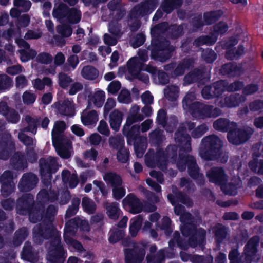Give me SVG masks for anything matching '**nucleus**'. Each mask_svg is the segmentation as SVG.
<instances>
[{
  "label": "nucleus",
  "mask_w": 263,
  "mask_h": 263,
  "mask_svg": "<svg viewBox=\"0 0 263 263\" xmlns=\"http://www.w3.org/2000/svg\"><path fill=\"white\" fill-rule=\"evenodd\" d=\"M168 25V23L163 22L155 26L151 30L152 41L147 49L151 51V59L155 61L166 62L172 57L175 50V47L170 44V42L162 37L159 32V30L166 29Z\"/></svg>",
  "instance_id": "1"
},
{
  "label": "nucleus",
  "mask_w": 263,
  "mask_h": 263,
  "mask_svg": "<svg viewBox=\"0 0 263 263\" xmlns=\"http://www.w3.org/2000/svg\"><path fill=\"white\" fill-rule=\"evenodd\" d=\"M147 116H127L126 123L122 129V133L126 137L128 145H133L135 152L137 156H142L147 146L146 137L140 135V126L135 124L138 121L143 120Z\"/></svg>",
  "instance_id": "2"
},
{
  "label": "nucleus",
  "mask_w": 263,
  "mask_h": 263,
  "mask_svg": "<svg viewBox=\"0 0 263 263\" xmlns=\"http://www.w3.org/2000/svg\"><path fill=\"white\" fill-rule=\"evenodd\" d=\"M58 209L54 205H49L44 212L43 221L33 227V240L36 245H42L45 240H49L58 233L53 224Z\"/></svg>",
  "instance_id": "3"
},
{
  "label": "nucleus",
  "mask_w": 263,
  "mask_h": 263,
  "mask_svg": "<svg viewBox=\"0 0 263 263\" xmlns=\"http://www.w3.org/2000/svg\"><path fill=\"white\" fill-rule=\"evenodd\" d=\"M151 149L145 156V162L148 167L154 168L157 166L162 171L167 169L168 159L176 160L177 157L178 146L175 144L168 145L165 151L157 148L156 152L150 153Z\"/></svg>",
  "instance_id": "4"
},
{
  "label": "nucleus",
  "mask_w": 263,
  "mask_h": 263,
  "mask_svg": "<svg viewBox=\"0 0 263 263\" xmlns=\"http://www.w3.org/2000/svg\"><path fill=\"white\" fill-rule=\"evenodd\" d=\"M176 165L180 172L185 171L187 167V172L190 177L195 180L198 184L200 185L204 184V175L200 173V169L195 157L189 154L183 155L182 153H180Z\"/></svg>",
  "instance_id": "5"
},
{
  "label": "nucleus",
  "mask_w": 263,
  "mask_h": 263,
  "mask_svg": "<svg viewBox=\"0 0 263 263\" xmlns=\"http://www.w3.org/2000/svg\"><path fill=\"white\" fill-rule=\"evenodd\" d=\"M182 235L188 237V243L191 248L199 247L202 249L206 244V232L203 228L198 229L194 223L182 225L180 228Z\"/></svg>",
  "instance_id": "6"
},
{
  "label": "nucleus",
  "mask_w": 263,
  "mask_h": 263,
  "mask_svg": "<svg viewBox=\"0 0 263 263\" xmlns=\"http://www.w3.org/2000/svg\"><path fill=\"white\" fill-rule=\"evenodd\" d=\"M194 92L187 93L182 100L183 109L191 115H212L213 106L204 104L195 100Z\"/></svg>",
  "instance_id": "7"
},
{
  "label": "nucleus",
  "mask_w": 263,
  "mask_h": 263,
  "mask_svg": "<svg viewBox=\"0 0 263 263\" xmlns=\"http://www.w3.org/2000/svg\"><path fill=\"white\" fill-rule=\"evenodd\" d=\"M39 163L42 182L48 187L51 185L52 174H55L59 169L58 158L52 156L47 158H41Z\"/></svg>",
  "instance_id": "8"
},
{
  "label": "nucleus",
  "mask_w": 263,
  "mask_h": 263,
  "mask_svg": "<svg viewBox=\"0 0 263 263\" xmlns=\"http://www.w3.org/2000/svg\"><path fill=\"white\" fill-rule=\"evenodd\" d=\"M49 239H51L48 251L50 263H64L67 257V251L61 243L60 234L56 233Z\"/></svg>",
  "instance_id": "9"
},
{
  "label": "nucleus",
  "mask_w": 263,
  "mask_h": 263,
  "mask_svg": "<svg viewBox=\"0 0 263 263\" xmlns=\"http://www.w3.org/2000/svg\"><path fill=\"white\" fill-rule=\"evenodd\" d=\"M123 206H128L130 213L136 214L142 211L147 212H153L157 210L156 205L145 202L144 204L133 193L128 194L122 200Z\"/></svg>",
  "instance_id": "10"
},
{
  "label": "nucleus",
  "mask_w": 263,
  "mask_h": 263,
  "mask_svg": "<svg viewBox=\"0 0 263 263\" xmlns=\"http://www.w3.org/2000/svg\"><path fill=\"white\" fill-rule=\"evenodd\" d=\"M159 0H145L135 5L130 11L129 17L130 19H137L149 15L158 6Z\"/></svg>",
  "instance_id": "11"
},
{
  "label": "nucleus",
  "mask_w": 263,
  "mask_h": 263,
  "mask_svg": "<svg viewBox=\"0 0 263 263\" xmlns=\"http://www.w3.org/2000/svg\"><path fill=\"white\" fill-rule=\"evenodd\" d=\"M253 132L251 128L246 129L238 128L236 123V126L229 131L227 137L230 143L234 145H239L246 142L250 138Z\"/></svg>",
  "instance_id": "12"
},
{
  "label": "nucleus",
  "mask_w": 263,
  "mask_h": 263,
  "mask_svg": "<svg viewBox=\"0 0 263 263\" xmlns=\"http://www.w3.org/2000/svg\"><path fill=\"white\" fill-rule=\"evenodd\" d=\"M174 139L175 142L180 147L179 154L181 153V151L185 153L191 152V138L187 133L185 127H179L175 133Z\"/></svg>",
  "instance_id": "13"
},
{
  "label": "nucleus",
  "mask_w": 263,
  "mask_h": 263,
  "mask_svg": "<svg viewBox=\"0 0 263 263\" xmlns=\"http://www.w3.org/2000/svg\"><path fill=\"white\" fill-rule=\"evenodd\" d=\"M0 183L1 195L4 197L9 196L14 191L15 186L11 171L7 170L3 172L0 176Z\"/></svg>",
  "instance_id": "14"
},
{
  "label": "nucleus",
  "mask_w": 263,
  "mask_h": 263,
  "mask_svg": "<svg viewBox=\"0 0 263 263\" xmlns=\"http://www.w3.org/2000/svg\"><path fill=\"white\" fill-rule=\"evenodd\" d=\"M260 238L257 235L251 237L245 245L242 253L244 255L243 262L251 263L258 251Z\"/></svg>",
  "instance_id": "15"
},
{
  "label": "nucleus",
  "mask_w": 263,
  "mask_h": 263,
  "mask_svg": "<svg viewBox=\"0 0 263 263\" xmlns=\"http://www.w3.org/2000/svg\"><path fill=\"white\" fill-rule=\"evenodd\" d=\"M34 207V196L31 193L24 194L17 200L16 209L20 214L25 215L30 213Z\"/></svg>",
  "instance_id": "16"
},
{
  "label": "nucleus",
  "mask_w": 263,
  "mask_h": 263,
  "mask_svg": "<svg viewBox=\"0 0 263 263\" xmlns=\"http://www.w3.org/2000/svg\"><path fill=\"white\" fill-rule=\"evenodd\" d=\"M201 157L206 161L214 160V134L202 139L200 147Z\"/></svg>",
  "instance_id": "17"
},
{
  "label": "nucleus",
  "mask_w": 263,
  "mask_h": 263,
  "mask_svg": "<svg viewBox=\"0 0 263 263\" xmlns=\"http://www.w3.org/2000/svg\"><path fill=\"white\" fill-rule=\"evenodd\" d=\"M52 107L60 115H75L76 114V104L72 100L68 99L54 102L52 105Z\"/></svg>",
  "instance_id": "18"
},
{
  "label": "nucleus",
  "mask_w": 263,
  "mask_h": 263,
  "mask_svg": "<svg viewBox=\"0 0 263 263\" xmlns=\"http://www.w3.org/2000/svg\"><path fill=\"white\" fill-rule=\"evenodd\" d=\"M58 155L63 159H69L71 156V149H72V142L68 138L62 139L60 141H52Z\"/></svg>",
  "instance_id": "19"
},
{
  "label": "nucleus",
  "mask_w": 263,
  "mask_h": 263,
  "mask_svg": "<svg viewBox=\"0 0 263 263\" xmlns=\"http://www.w3.org/2000/svg\"><path fill=\"white\" fill-rule=\"evenodd\" d=\"M38 181L39 179L36 175L31 172L26 173L23 175L18 187L21 192H29L36 186Z\"/></svg>",
  "instance_id": "20"
},
{
  "label": "nucleus",
  "mask_w": 263,
  "mask_h": 263,
  "mask_svg": "<svg viewBox=\"0 0 263 263\" xmlns=\"http://www.w3.org/2000/svg\"><path fill=\"white\" fill-rule=\"evenodd\" d=\"M15 150V144L11 135L0 141V159L7 160Z\"/></svg>",
  "instance_id": "21"
},
{
  "label": "nucleus",
  "mask_w": 263,
  "mask_h": 263,
  "mask_svg": "<svg viewBox=\"0 0 263 263\" xmlns=\"http://www.w3.org/2000/svg\"><path fill=\"white\" fill-rule=\"evenodd\" d=\"M125 263H141L143 260L145 250L143 248L124 249Z\"/></svg>",
  "instance_id": "22"
},
{
  "label": "nucleus",
  "mask_w": 263,
  "mask_h": 263,
  "mask_svg": "<svg viewBox=\"0 0 263 263\" xmlns=\"http://www.w3.org/2000/svg\"><path fill=\"white\" fill-rule=\"evenodd\" d=\"M223 141L215 135V161L221 163H226L228 160V153L223 152Z\"/></svg>",
  "instance_id": "23"
},
{
  "label": "nucleus",
  "mask_w": 263,
  "mask_h": 263,
  "mask_svg": "<svg viewBox=\"0 0 263 263\" xmlns=\"http://www.w3.org/2000/svg\"><path fill=\"white\" fill-rule=\"evenodd\" d=\"M194 63V60L191 58H184L182 59L176 66L174 69L171 72L172 78H175L177 77L184 75L186 70L192 67Z\"/></svg>",
  "instance_id": "24"
},
{
  "label": "nucleus",
  "mask_w": 263,
  "mask_h": 263,
  "mask_svg": "<svg viewBox=\"0 0 263 263\" xmlns=\"http://www.w3.org/2000/svg\"><path fill=\"white\" fill-rule=\"evenodd\" d=\"M10 163L12 167L17 171L23 170L28 166L26 156L20 151L14 153L10 158Z\"/></svg>",
  "instance_id": "25"
},
{
  "label": "nucleus",
  "mask_w": 263,
  "mask_h": 263,
  "mask_svg": "<svg viewBox=\"0 0 263 263\" xmlns=\"http://www.w3.org/2000/svg\"><path fill=\"white\" fill-rule=\"evenodd\" d=\"M164 139L163 130L159 128L155 129L149 133V142L151 146L157 147V148H161L160 146Z\"/></svg>",
  "instance_id": "26"
},
{
  "label": "nucleus",
  "mask_w": 263,
  "mask_h": 263,
  "mask_svg": "<svg viewBox=\"0 0 263 263\" xmlns=\"http://www.w3.org/2000/svg\"><path fill=\"white\" fill-rule=\"evenodd\" d=\"M66 128V123L63 121H56L52 130L51 135L52 141H60L62 139L68 138L63 133Z\"/></svg>",
  "instance_id": "27"
},
{
  "label": "nucleus",
  "mask_w": 263,
  "mask_h": 263,
  "mask_svg": "<svg viewBox=\"0 0 263 263\" xmlns=\"http://www.w3.org/2000/svg\"><path fill=\"white\" fill-rule=\"evenodd\" d=\"M58 198V194L54 190H47L42 189L37 195V199L42 203L45 204L48 202H54Z\"/></svg>",
  "instance_id": "28"
},
{
  "label": "nucleus",
  "mask_w": 263,
  "mask_h": 263,
  "mask_svg": "<svg viewBox=\"0 0 263 263\" xmlns=\"http://www.w3.org/2000/svg\"><path fill=\"white\" fill-rule=\"evenodd\" d=\"M204 74L203 69L195 68L184 77V80L189 84L195 82L203 84Z\"/></svg>",
  "instance_id": "29"
},
{
  "label": "nucleus",
  "mask_w": 263,
  "mask_h": 263,
  "mask_svg": "<svg viewBox=\"0 0 263 263\" xmlns=\"http://www.w3.org/2000/svg\"><path fill=\"white\" fill-rule=\"evenodd\" d=\"M187 25L181 23L180 25L176 24H171L167 30L168 34L172 40H176L184 34V29L187 28Z\"/></svg>",
  "instance_id": "30"
},
{
  "label": "nucleus",
  "mask_w": 263,
  "mask_h": 263,
  "mask_svg": "<svg viewBox=\"0 0 263 263\" xmlns=\"http://www.w3.org/2000/svg\"><path fill=\"white\" fill-rule=\"evenodd\" d=\"M72 224L71 227H65L64 229V237L65 238V233L71 232V227L79 229L80 231L88 232L90 229L89 226L87 221L85 220H82L79 217H74L71 221Z\"/></svg>",
  "instance_id": "31"
},
{
  "label": "nucleus",
  "mask_w": 263,
  "mask_h": 263,
  "mask_svg": "<svg viewBox=\"0 0 263 263\" xmlns=\"http://www.w3.org/2000/svg\"><path fill=\"white\" fill-rule=\"evenodd\" d=\"M104 207L106 210V214L110 219L117 220L118 219L121 212L119 204L117 202L104 204Z\"/></svg>",
  "instance_id": "32"
},
{
  "label": "nucleus",
  "mask_w": 263,
  "mask_h": 263,
  "mask_svg": "<svg viewBox=\"0 0 263 263\" xmlns=\"http://www.w3.org/2000/svg\"><path fill=\"white\" fill-rule=\"evenodd\" d=\"M88 106L87 109L89 108V105H91V102H93L94 105L97 107H101L103 105L105 99V93L103 90H98L96 91L92 95L91 92H90L88 95Z\"/></svg>",
  "instance_id": "33"
},
{
  "label": "nucleus",
  "mask_w": 263,
  "mask_h": 263,
  "mask_svg": "<svg viewBox=\"0 0 263 263\" xmlns=\"http://www.w3.org/2000/svg\"><path fill=\"white\" fill-rule=\"evenodd\" d=\"M183 3V0H163L160 5V8L163 12L170 14L174 10L180 8Z\"/></svg>",
  "instance_id": "34"
},
{
  "label": "nucleus",
  "mask_w": 263,
  "mask_h": 263,
  "mask_svg": "<svg viewBox=\"0 0 263 263\" xmlns=\"http://www.w3.org/2000/svg\"><path fill=\"white\" fill-rule=\"evenodd\" d=\"M69 7L65 3H60L52 11L53 16L59 22L66 20Z\"/></svg>",
  "instance_id": "35"
},
{
  "label": "nucleus",
  "mask_w": 263,
  "mask_h": 263,
  "mask_svg": "<svg viewBox=\"0 0 263 263\" xmlns=\"http://www.w3.org/2000/svg\"><path fill=\"white\" fill-rule=\"evenodd\" d=\"M103 178L106 183L108 185H110L112 188L120 186L122 184L121 177L115 172H107L103 175Z\"/></svg>",
  "instance_id": "36"
},
{
  "label": "nucleus",
  "mask_w": 263,
  "mask_h": 263,
  "mask_svg": "<svg viewBox=\"0 0 263 263\" xmlns=\"http://www.w3.org/2000/svg\"><path fill=\"white\" fill-rule=\"evenodd\" d=\"M236 123L230 121L227 119L220 118L215 121V129L222 132H227L231 130Z\"/></svg>",
  "instance_id": "37"
},
{
  "label": "nucleus",
  "mask_w": 263,
  "mask_h": 263,
  "mask_svg": "<svg viewBox=\"0 0 263 263\" xmlns=\"http://www.w3.org/2000/svg\"><path fill=\"white\" fill-rule=\"evenodd\" d=\"M174 122L168 123V116H157L156 122L157 124L164 128L167 132H173L177 125L176 116H171Z\"/></svg>",
  "instance_id": "38"
},
{
  "label": "nucleus",
  "mask_w": 263,
  "mask_h": 263,
  "mask_svg": "<svg viewBox=\"0 0 263 263\" xmlns=\"http://www.w3.org/2000/svg\"><path fill=\"white\" fill-rule=\"evenodd\" d=\"M228 234V227L219 223L215 224V239L218 243H221L227 238Z\"/></svg>",
  "instance_id": "39"
},
{
  "label": "nucleus",
  "mask_w": 263,
  "mask_h": 263,
  "mask_svg": "<svg viewBox=\"0 0 263 263\" xmlns=\"http://www.w3.org/2000/svg\"><path fill=\"white\" fill-rule=\"evenodd\" d=\"M125 235V230H120L116 227H112L109 232L108 241L111 244H115L121 240Z\"/></svg>",
  "instance_id": "40"
},
{
  "label": "nucleus",
  "mask_w": 263,
  "mask_h": 263,
  "mask_svg": "<svg viewBox=\"0 0 263 263\" xmlns=\"http://www.w3.org/2000/svg\"><path fill=\"white\" fill-rule=\"evenodd\" d=\"M21 258L24 260L32 261L34 259V253L31 242H25L21 252Z\"/></svg>",
  "instance_id": "41"
},
{
  "label": "nucleus",
  "mask_w": 263,
  "mask_h": 263,
  "mask_svg": "<svg viewBox=\"0 0 263 263\" xmlns=\"http://www.w3.org/2000/svg\"><path fill=\"white\" fill-rule=\"evenodd\" d=\"M28 235L27 229L22 227L16 230L13 237L12 243L15 247L20 246Z\"/></svg>",
  "instance_id": "42"
},
{
  "label": "nucleus",
  "mask_w": 263,
  "mask_h": 263,
  "mask_svg": "<svg viewBox=\"0 0 263 263\" xmlns=\"http://www.w3.org/2000/svg\"><path fill=\"white\" fill-rule=\"evenodd\" d=\"M81 75L84 79L89 80H94L99 76V71L93 66H84L81 71Z\"/></svg>",
  "instance_id": "43"
},
{
  "label": "nucleus",
  "mask_w": 263,
  "mask_h": 263,
  "mask_svg": "<svg viewBox=\"0 0 263 263\" xmlns=\"http://www.w3.org/2000/svg\"><path fill=\"white\" fill-rule=\"evenodd\" d=\"M24 120L27 123V126L23 128V131L35 134L37 126L40 125V121L32 118V116H25Z\"/></svg>",
  "instance_id": "44"
},
{
  "label": "nucleus",
  "mask_w": 263,
  "mask_h": 263,
  "mask_svg": "<svg viewBox=\"0 0 263 263\" xmlns=\"http://www.w3.org/2000/svg\"><path fill=\"white\" fill-rule=\"evenodd\" d=\"M109 145L114 149L118 150L125 147V141L124 137L121 135L110 136L108 140Z\"/></svg>",
  "instance_id": "45"
},
{
  "label": "nucleus",
  "mask_w": 263,
  "mask_h": 263,
  "mask_svg": "<svg viewBox=\"0 0 263 263\" xmlns=\"http://www.w3.org/2000/svg\"><path fill=\"white\" fill-rule=\"evenodd\" d=\"M82 16L81 11L74 7L69 9L66 20L71 24H76L78 23Z\"/></svg>",
  "instance_id": "46"
},
{
  "label": "nucleus",
  "mask_w": 263,
  "mask_h": 263,
  "mask_svg": "<svg viewBox=\"0 0 263 263\" xmlns=\"http://www.w3.org/2000/svg\"><path fill=\"white\" fill-rule=\"evenodd\" d=\"M210 43L214 44V31L211 30L210 36L202 35L195 39L193 42V45L196 47Z\"/></svg>",
  "instance_id": "47"
},
{
  "label": "nucleus",
  "mask_w": 263,
  "mask_h": 263,
  "mask_svg": "<svg viewBox=\"0 0 263 263\" xmlns=\"http://www.w3.org/2000/svg\"><path fill=\"white\" fill-rule=\"evenodd\" d=\"M227 182V176L222 167H215V184L221 185Z\"/></svg>",
  "instance_id": "48"
},
{
  "label": "nucleus",
  "mask_w": 263,
  "mask_h": 263,
  "mask_svg": "<svg viewBox=\"0 0 263 263\" xmlns=\"http://www.w3.org/2000/svg\"><path fill=\"white\" fill-rule=\"evenodd\" d=\"M80 199L78 197H74L71 200V205L67 208L66 213V218H70L74 216L78 211L80 204Z\"/></svg>",
  "instance_id": "49"
},
{
  "label": "nucleus",
  "mask_w": 263,
  "mask_h": 263,
  "mask_svg": "<svg viewBox=\"0 0 263 263\" xmlns=\"http://www.w3.org/2000/svg\"><path fill=\"white\" fill-rule=\"evenodd\" d=\"M81 205L84 211L89 214H93L96 211V204L88 197L82 198Z\"/></svg>",
  "instance_id": "50"
},
{
  "label": "nucleus",
  "mask_w": 263,
  "mask_h": 263,
  "mask_svg": "<svg viewBox=\"0 0 263 263\" xmlns=\"http://www.w3.org/2000/svg\"><path fill=\"white\" fill-rule=\"evenodd\" d=\"M142 66V63L136 57L131 58L127 63L128 72L132 74H134V72H137L138 69Z\"/></svg>",
  "instance_id": "51"
},
{
  "label": "nucleus",
  "mask_w": 263,
  "mask_h": 263,
  "mask_svg": "<svg viewBox=\"0 0 263 263\" xmlns=\"http://www.w3.org/2000/svg\"><path fill=\"white\" fill-rule=\"evenodd\" d=\"M12 79L6 74H0V90H9L13 86Z\"/></svg>",
  "instance_id": "52"
},
{
  "label": "nucleus",
  "mask_w": 263,
  "mask_h": 263,
  "mask_svg": "<svg viewBox=\"0 0 263 263\" xmlns=\"http://www.w3.org/2000/svg\"><path fill=\"white\" fill-rule=\"evenodd\" d=\"M164 93L165 98L170 101H176L178 97V88L175 86H171L165 89Z\"/></svg>",
  "instance_id": "53"
},
{
  "label": "nucleus",
  "mask_w": 263,
  "mask_h": 263,
  "mask_svg": "<svg viewBox=\"0 0 263 263\" xmlns=\"http://www.w3.org/2000/svg\"><path fill=\"white\" fill-rule=\"evenodd\" d=\"M28 213L29 214V219L31 222L35 223L43 221L44 210L41 211L39 208L34 206L33 210Z\"/></svg>",
  "instance_id": "54"
},
{
  "label": "nucleus",
  "mask_w": 263,
  "mask_h": 263,
  "mask_svg": "<svg viewBox=\"0 0 263 263\" xmlns=\"http://www.w3.org/2000/svg\"><path fill=\"white\" fill-rule=\"evenodd\" d=\"M220 189L225 195L235 196L237 192L236 185L232 182L224 183L220 185Z\"/></svg>",
  "instance_id": "55"
},
{
  "label": "nucleus",
  "mask_w": 263,
  "mask_h": 263,
  "mask_svg": "<svg viewBox=\"0 0 263 263\" xmlns=\"http://www.w3.org/2000/svg\"><path fill=\"white\" fill-rule=\"evenodd\" d=\"M171 223L172 221L170 217L165 216L162 218L160 229L164 231L165 234L167 236H170L173 232Z\"/></svg>",
  "instance_id": "56"
},
{
  "label": "nucleus",
  "mask_w": 263,
  "mask_h": 263,
  "mask_svg": "<svg viewBox=\"0 0 263 263\" xmlns=\"http://www.w3.org/2000/svg\"><path fill=\"white\" fill-rule=\"evenodd\" d=\"M1 115H19L18 112L13 108L9 107L8 103L3 100L0 101Z\"/></svg>",
  "instance_id": "57"
},
{
  "label": "nucleus",
  "mask_w": 263,
  "mask_h": 263,
  "mask_svg": "<svg viewBox=\"0 0 263 263\" xmlns=\"http://www.w3.org/2000/svg\"><path fill=\"white\" fill-rule=\"evenodd\" d=\"M228 258L230 263H244L242 256H240L237 248H233L230 251Z\"/></svg>",
  "instance_id": "58"
},
{
  "label": "nucleus",
  "mask_w": 263,
  "mask_h": 263,
  "mask_svg": "<svg viewBox=\"0 0 263 263\" xmlns=\"http://www.w3.org/2000/svg\"><path fill=\"white\" fill-rule=\"evenodd\" d=\"M57 31L63 37H68L72 33V29L68 24L59 25L57 26Z\"/></svg>",
  "instance_id": "59"
},
{
  "label": "nucleus",
  "mask_w": 263,
  "mask_h": 263,
  "mask_svg": "<svg viewBox=\"0 0 263 263\" xmlns=\"http://www.w3.org/2000/svg\"><path fill=\"white\" fill-rule=\"evenodd\" d=\"M73 80L67 74L61 72L59 74V85L63 89H66L70 86Z\"/></svg>",
  "instance_id": "60"
},
{
  "label": "nucleus",
  "mask_w": 263,
  "mask_h": 263,
  "mask_svg": "<svg viewBox=\"0 0 263 263\" xmlns=\"http://www.w3.org/2000/svg\"><path fill=\"white\" fill-rule=\"evenodd\" d=\"M117 159L118 162L126 163L129 160V152L125 147L120 148L117 153Z\"/></svg>",
  "instance_id": "61"
},
{
  "label": "nucleus",
  "mask_w": 263,
  "mask_h": 263,
  "mask_svg": "<svg viewBox=\"0 0 263 263\" xmlns=\"http://www.w3.org/2000/svg\"><path fill=\"white\" fill-rule=\"evenodd\" d=\"M208 129L209 128L205 124H202L192 130L191 136L194 139L199 138L201 137Z\"/></svg>",
  "instance_id": "62"
},
{
  "label": "nucleus",
  "mask_w": 263,
  "mask_h": 263,
  "mask_svg": "<svg viewBox=\"0 0 263 263\" xmlns=\"http://www.w3.org/2000/svg\"><path fill=\"white\" fill-rule=\"evenodd\" d=\"M146 36L143 33H137L132 40L131 45L134 48L142 46L145 42Z\"/></svg>",
  "instance_id": "63"
},
{
  "label": "nucleus",
  "mask_w": 263,
  "mask_h": 263,
  "mask_svg": "<svg viewBox=\"0 0 263 263\" xmlns=\"http://www.w3.org/2000/svg\"><path fill=\"white\" fill-rule=\"evenodd\" d=\"M244 53V48L240 46L237 49L230 48L226 53L227 58L232 60L237 57L242 55Z\"/></svg>",
  "instance_id": "64"
}]
</instances>
